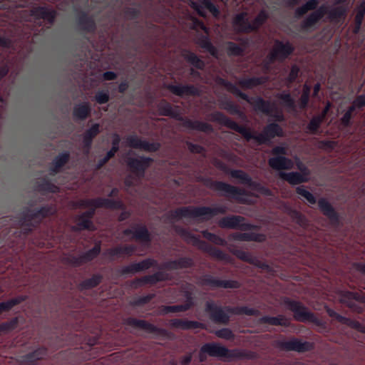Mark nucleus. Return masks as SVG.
Instances as JSON below:
<instances>
[{"label": "nucleus", "mask_w": 365, "mask_h": 365, "mask_svg": "<svg viewBox=\"0 0 365 365\" xmlns=\"http://www.w3.org/2000/svg\"><path fill=\"white\" fill-rule=\"evenodd\" d=\"M90 111L91 108L88 103H84L82 104L77 105L74 108L73 115L74 117L78 119H84L88 116Z\"/></svg>", "instance_id": "obj_29"}, {"label": "nucleus", "mask_w": 365, "mask_h": 365, "mask_svg": "<svg viewBox=\"0 0 365 365\" xmlns=\"http://www.w3.org/2000/svg\"><path fill=\"white\" fill-rule=\"evenodd\" d=\"M309 93H310V88L308 86L304 85V88H303V93L299 100L300 107L302 108H305L306 106L307 105L308 101H309Z\"/></svg>", "instance_id": "obj_55"}, {"label": "nucleus", "mask_w": 365, "mask_h": 365, "mask_svg": "<svg viewBox=\"0 0 365 365\" xmlns=\"http://www.w3.org/2000/svg\"><path fill=\"white\" fill-rule=\"evenodd\" d=\"M325 11L323 8H320L318 10L312 13L308 18L304 22V27H309L316 23L319 19H321L324 14Z\"/></svg>", "instance_id": "obj_33"}, {"label": "nucleus", "mask_w": 365, "mask_h": 365, "mask_svg": "<svg viewBox=\"0 0 365 365\" xmlns=\"http://www.w3.org/2000/svg\"><path fill=\"white\" fill-rule=\"evenodd\" d=\"M215 334L217 337L227 339V340L232 339L234 338V334H233L232 331L230 329H227V328H224V329L217 330L215 332Z\"/></svg>", "instance_id": "obj_54"}, {"label": "nucleus", "mask_w": 365, "mask_h": 365, "mask_svg": "<svg viewBox=\"0 0 365 365\" xmlns=\"http://www.w3.org/2000/svg\"><path fill=\"white\" fill-rule=\"evenodd\" d=\"M317 0H310L302 6L298 8L296 11V14L297 16H302L307 13L308 11L314 9L317 7Z\"/></svg>", "instance_id": "obj_43"}, {"label": "nucleus", "mask_w": 365, "mask_h": 365, "mask_svg": "<svg viewBox=\"0 0 365 365\" xmlns=\"http://www.w3.org/2000/svg\"><path fill=\"white\" fill-rule=\"evenodd\" d=\"M101 279V278L100 276H93L91 279L84 281L82 284V286L86 289L94 287L100 283Z\"/></svg>", "instance_id": "obj_56"}, {"label": "nucleus", "mask_w": 365, "mask_h": 365, "mask_svg": "<svg viewBox=\"0 0 365 365\" xmlns=\"http://www.w3.org/2000/svg\"><path fill=\"white\" fill-rule=\"evenodd\" d=\"M225 212V209H212L210 207H183L175 211L178 217H190L193 222L207 220L217 212Z\"/></svg>", "instance_id": "obj_4"}, {"label": "nucleus", "mask_w": 365, "mask_h": 365, "mask_svg": "<svg viewBox=\"0 0 365 365\" xmlns=\"http://www.w3.org/2000/svg\"><path fill=\"white\" fill-rule=\"evenodd\" d=\"M297 167L302 171V173H285L282 172L279 173L280 177L282 179L286 180L289 183L293 184V185L307 181L309 179V172L308 171V170L301 163H299L297 164Z\"/></svg>", "instance_id": "obj_10"}, {"label": "nucleus", "mask_w": 365, "mask_h": 365, "mask_svg": "<svg viewBox=\"0 0 365 365\" xmlns=\"http://www.w3.org/2000/svg\"><path fill=\"white\" fill-rule=\"evenodd\" d=\"M215 187L217 190L223 192L225 194L235 197L240 201L245 200V199L242 197V195H244V190L240 188L231 186L230 185L221 182H215Z\"/></svg>", "instance_id": "obj_14"}, {"label": "nucleus", "mask_w": 365, "mask_h": 365, "mask_svg": "<svg viewBox=\"0 0 365 365\" xmlns=\"http://www.w3.org/2000/svg\"><path fill=\"white\" fill-rule=\"evenodd\" d=\"M269 165L276 170L291 169L293 167V162L284 157L272 158L269 160Z\"/></svg>", "instance_id": "obj_18"}, {"label": "nucleus", "mask_w": 365, "mask_h": 365, "mask_svg": "<svg viewBox=\"0 0 365 365\" xmlns=\"http://www.w3.org/2000/svg\"><path fill=\"white\" fill-rule=\"evenodd\" d=\"M150 161L151 159L145 158H128L127 164L134 176H128L125 179V185L128 186L137 185L140 179L144 175V171L149 166Z\"/></svg>", "instance_id": "obj_5"}, {"label": "nucleus", "mask_w": 365, "mask_h": 365, "mask_svg": "<svg viewBox=\"0 0 365 365\" xmlns=\"http://www.w3.org/2000/svg\"><path fill=\"white\" fill-rule=\"evenodd\" d=\"M99 133V125L94 124L84 135L83 142L85 145L88 148L91 143L92 139Z\"/></svg>", "instance_id": "obj_36"}, {"label": "nucleus", "mask_w": 365, "mask_h": 365, "mask_svg": "<svg viewBox=\"0 0 365 365\" xmlns=\"http://www.w3.org/2000/svg\"><path fill=\"white\" fill-rule=\"evenodd\" d=\"M321 211L331 220L336 218V214L331 205L324 199H321L318 202Z\"/></svg>", "instance_id": "obj_30"}, {"label": "nucleus", "mask_w": 365, "mask_h": 365, "mask_svg": "<svg viewBox=\"0 0 365 365\" xmlns=\"http://www.w3.org/2000/svg\"><path fill=\"white\" fill-rule=\"evenodd\" d=\"M202 235L207 240H208L209 241H210L216 245H224L225 244V241L223 239H222L221 237H220L214 234L210 233L207 231H203Z\"/></svg>", "instance_id": "obj_51"}, {"label": "nucleus", "mask_w": 365, "mask_h": 365, "mask_svg": "<svg viewBox=\"0 0 365 365\" xmlns=\"http://www.w3.org/2000/svg\"><path fill=\"white\" fill-rule=\"evenodd\" d=\"M200 45L202 48L207 50L212 55H215V48L212 46V45L208 40H207V39L202 40L200 43Z\"/></svg>", "instance_id": "obj_64"}, {"label": "nucleus", "mask_w": 365, "mask_h": 365, "mask_svg": "<svg viewBox=\"0 0 365 365\" xmlns=\"http://www.w3.org/2000/svg\"><path fill=\"white\" fill-rule=\"evenodd\" d=\"M287 307L294 312V318L301 322L314 320L313 314L307 308L302 306L299 302L288 301Z\"/></svg>", "instance_id": "obj_11"}, {"label": "nucleus", "mask_w": 365, "mask_h": 365, "mask_svg": "<svg viewBox=\"0 0 365 365\" xmlns=\"http://www.w3.org/2000/svg\"><path fill=\"white\" fill-rule=\"evenodd\" d=\"M171 326L182 329H189L202 327V324L195 322L185 321L181 319H174L170 322Z\"/></svg>", "instance_id": "obj_25"}, {"label": "nucleus", "mask_w": 365, "mask_h": 365, "mask_svg": "<svg viewBox=\"0 0 365 365\" xmlns=\"http://www.w3.org/2000/svg\"><path fill=\"white\" fill-rule=\"evenodd\" d=\"M158 110L161 115L172 116L175 118H179L178 114L174 112L170 105L166 102H162L158 106Z\"/></svg>", "instance_id": "obj_41"}, {"label": "nucleus", "mask_w": 365, "mask_h": 365, "mask_svg": "<svg viewBox=\"0 0 365 365\" xmlns=\"http://www.w3.org/2000/svg\"><path fill=\"white\" fill-rule=\"evenodd\" d=\"M267 78L261 77V78H252L250 79H244L239 82V85L242 88L249 89L252 88L257 85L264 83L267 81Z\"/></svg>", "instance_id": "obj_28"}, {"label": "nucleus", "mask_w": 365, "mask_h": 365, "mask_svg": "<svg viewBox=\"0 0 365 365\" xmlns=\"http://www.w3.org/2000/svg\"><path fill=\"white\" fill-rule=\"evenodd\" d=\"M183 56L185 59H187L190 63L196 66L197 68H202L203 66V63L200 61L194 53L185 51L183 53Z\"/></svg>", "instance_id": "obj_47"}, {"label": "nucleus", "mask_w": 365, "mask_h": 365, "mask_svg": "<svg viewBox=\"0 0 365 365\" xmlns=\"http://www.w3.org/2000/svg\"><path fill=\"white\" fill-rule=\"evenodd\" d=\"M68 154L63 153L59 155L53 161V167L51 168L52 173H56L59 169L66 164L68 160Z\"/></svg>", "instance_id": "obj_35"}, {"label": "nucleus", "mask_w": 365, "mask_h": 365, "mask_svg": "<svg viewBox=\"0 0 365 365\" xmlns=\"http://www.w3.org/2000/svg\"><path fill=\"white\" fill-rule=\"evenodd\" d=\"M34 15L47 21L51 24L53 22L56 16V12L51 9L41 7L36 9L34 11Z\"/></svg>", "instance_id": "obj_24"}, {"label": "nucleus", "mask_w": 365, "mask_h": 365, "mask_svg": "<svg viewBox=\"0 0 365 365\" xmlns=\"http://www.w3.org/2000/svg\"><path fill=\"white\" fill-rule=\"evenodd\" d=\"M257 312V311H256L253 309H250L246 307L232 309V314H245L247 315H254Z\"/></svg>", "instance_id": "obj_59"}, {"label": "nucleus", "mask_w": 365, "mask_h": 365, "mask_svg": "<svg viewBox=\"0 0 365 365\" xmlns=\"http://www.w3.org/2000/svg\"><path fill=\"white\" fill-rule=\"evenodd\" d=\"M97 102L100 104L105 103L109 100V96L107 93L99 92L96 96Z\"/></svg>", "instance_id": "obj_63"}, {"label": "nucleus", "mask_w": 365, "mask_h": 365, "mask_svg": "<svg viewBox=\"0 0 365 365\" xmlns=\"http://www.w3.org/2000/svg\"><path fill=\"white\" fill-rule=\"evenodd\" d=\"M118 150V149H116L115 147H112L111 150L108 152L106 156L99 162L98 167L100 168L103 166L110 158L114 156Z\"/></svg>", "instance_id": "obj_62"}, {"label": "nucleus", "mask_w": 365, "mask_h": 365, "mask_svg": "<svg viewBox=\"0 0 365 365\" xmlns=\"http://www.w3.org/2000/svg\"><path fill=\"white\" fill-rule=\"evenodd\" d=\"M210 284L213 286L216 287H222L224 288H235L238 287V283L235 281H219V280H213L210 282Z\"/></svg>", "instance_id": "obj_50"}, {"label": "nucleus", "mask_w": 365, "mask_h": 365, "mask_svg": "<svg viewBox=\"0 0 365 365\" xmlns=\"http://www.w3.org/2000/svg\"><path fill=\"white\" fill-rule=\"evenodd\" d=\"M226 86L230 92L247 101L255 110H260L271 116H274L277 120H282L283 119L282 113H277L276 115L274 114L276 111V105L274 103L264 101L261 98H249L247 95L241 93L235 86L231 84H227Z\"/></svg>", "instance_id": "obj_3"}, {"label": "nucleus", "mask_w": 365, "mask_h": 365, "mask_svg": "<svg viewBox=\"0 0 365 365\" xmlns=\"http://www.w3.org/2000/svg\"><path fill=\"white\" fill-rule=\"evenodd\" d=\"M93 214V210L88 211L86 213V215H83L79 218L78 222V226L79 229H91L92 223L88 218H90Z\"/></svg>", "instance_id": "obj_42"}, {"label": "nucleus", "mask_w": 365, "mask_h": 365, "mask_svg": "<svg viewBox=\"0 0 365 365\" xmlns=\"http://www.w3.org/2000/svg\"><path fill=\"white\" fill-rule=\"evenodd\" d=\"M123 235L125 240L135 239L142 242H148L150 240L148 232L143 227H135L125 230Z\"/></svg>", "instance_id": "obj_13"}, {"label": "nucleus", "mask_w": 365, "mask_h": 365, "mask_svg": "<svg viewBox=\"0 0 365 365\" xmlns=\"http://www.w3.org/2000/svg\"><path fill=\"white\" fill-rule=\"evenodd\" d=\"M234 254L240 259L247 262L257 267H262L263 264L256 257L252 256L250 253L242 250H236Z\"/></svg>", "instance_id": "obj_23"}, {"label": "nucleus", "mask_w": 365, "mask_h": 365, "mask_svg": "<svg viewBox=\"0 0 365 365\" xmlns=\"http://www.w3.org/2000/svg\"><path fill=\"white\" fill-rule=\"evenodd\" d=\"M192 264V262L190 259L183 258L166 263L164 266V269L169 271L172 269L185 268L190 267Z\"/></svg>", "instance_id": "obj_21"}, {"label": "nucleus", "mask_w": 365, "mask_h": 365, "mask_svg": "<svg viewBox=\"0 0 365 365\" xmlns=\"http://www.w3.org/2000/svg\"><path fill=\"white\" fill-rule=\"evenodd\" d=\"M207 355L227 361L240 359L244 356V354L242 351L239 349H229L218 343H207L200 348L199 359L201 362L206 360Z\"/></svg>", "instance_id": "obj_2"}, {"label": "nucleus", "mask_w": 365, "mask_h": 365, "mask_svg": "<svg viewBox=\"0 0 365 365\" xmlns=\"http://www.w3.org/2000/svg\"><path fill=\"white\" fill-rule=\"evenodd\" d=\"M154 261L150 259L135 263L127 267V272H135L146 269L153 264Z\"/></svg>", "instance_id": "obj_31"}, {"label": "nucleus", "mask_w": 365, "mask_h": 365, "mask_svg": "<svg viewBox=\"0 0 365 365\" xmlns=\"http://www.w3.org/2000/svg\"><path fill=\"white\" fill-rule=\"evenodd\" d=\"M169 89L178 96L195 94L197 92V89L193 86H169Z\"/></svg>", "instance_id": "obj_26"}, {"label": "nucleus", "mask_w": 365, "mask_h": 365, "mask_svg": "<svg viewBox=\"0 0 365 365\" xmlns=\"http://www.w3.org/2000/svg\"><path fill=\"white\" fill-rule=\"evenodd\" d=\"M353 111H354L353 108L349 107V109L347 110V111L344 113L343 117L341 118V122L342 125H344V126H347L349 124Z\"/></svg>", "instance_id": "obj_61"}, {"label": "nucleus", "mask_w": 365, "mask_h": 365, "mask_svg": "<svg viewBox=\"0 0 365 365\" xmlns=\"http://www.w3.org/2000/svg\"><path fill=\"white\" fill-rule=\"evenodd\" d=\"M324 118L322 116L319 115L314 116L310 120L309 125H307L308 130L312 133H314L317 129L319 128L321 123L323 122Z\"/></svg>", "instance_id": "obj_45"}, {"label": "nucleus", "mask_w": 365, "mask_h": 365, "mask_svg": "<svg viewBox=\"0 0 365 365\" xmlns=\"http://www.w3.org/2000/svg\"><path fill=\"white\" fill-rule=\"evenodd\" d=\"M262 322L269 323L272 325H282L288 326L289 324V319L283 316H278L276 317H263Z\"/></svg>", "instance_id": "obj_37"}, {"label": "nucleus", "mask_w": 365, "mask_h": 365, "mask_svg": "<svg viewBox=\"0 0 365 365\" xmlns=\"http://www.w3.org/2000/svg\"><path fill=\"white\" fill-rule=\"evenodd\" d=\"M365 106V96H358L353 102V104L350 108H353V110L356 108H361Z\"/></svg>", "instance_id": "obj_60"}, {"label": "nucleus", "mask_w": 365, "mask_h": 365, "mask_svg": "<svg viewBox=\"0 0 365 365\" xmlns=\"http://www.w3.org/2000/svg\"><path fill=\"white\" fill-rule=\"evenodd\" d=\"M89 202L91 205L94 206V207H104L106 208L116 209L122 206V203L120 201L115 202L108 199L102 198L92 200Z\"/></svg>", "instance_id": "obj_20"}, {"label": "nucleus", "mask_w": 365, "mask_h": 365, "mask_svg": "<svg viewBox=\"0 0 365 365\" xmlns=\"http://www.w3.org/2000/svg\"><path fill=\"white\" fill-rule=\"evenodd\" d=\"M293 50V46L288 41H276L268 56L269 63L274 61H283L292 53Z\"/></svg>", "instance_id": "obj_8"}, {"label": "nucleus", "mask_w": 365, "mask_h": 365, "mask_svg": "<svg viewBox=\"0 0 365 365\" xmlns=\"http://www.w3.org/2000/svg\"><path fill=\"white\" fill-rule=\"evenodd\" d=\"M233 238L241 241H257L262 242L265 240L264 235H258L254 233H242L233 235Z\"/></svg>", "instance_id": "obj_27"}, {"label": "nucleus", "mask_w": 365, "mask_h": 365, "mask_svg": "<svg viewBox=\"0 0 365 365\" xmlns=\"http://www.w3.org/2000/svg\"><path fill=\"white\" fill-rule=\"evenodd\" d=\"M340 322L344 324H348L351 327L354 328L363 333L365 332V327L361 325L359 322L353 321L343 317H340Z\"/></svg>", "instance_id": "obj_48"}, {"label": "nucleus", "mask_w": 365, "mask_h": 365, "mask_svg": "<svg viewBox=\"0 0 365 365\" xmlns=\"http://www.w3.org/2000/svg\"><path fill=\"white\" fill-rule=\"evenodd\" d=\"M79 23L83 29L88 31H93L95 28L93 21L86 16H83L82 17H81Z\"/></svg>", "instance_id": "obj_52"}, {"label": "nucleus", "mask_w": 365, "mask_h": 365, "mask_svg": "<svg viewBox=\"0 0 365 365\" xmlns=\"http://www.w3.org/2000/svg\"><path fill=\"white\" fill-rule=\"evenodd\" d=\"M276 96L282 101V103L284 106L293 110L295 109L294 101L289 93H278Z\"/></svg>", "instance_id": "obj_44"}, {"label": "nucleus", "mask_w": 365, "mask_h": 365, "mask_svg": "<svg viewBox=\"0 0 365 365\" xmlns=\"http://www.w3.org/2000/svg\"><path fill=\"white\" fill-rule=\"evenodd\" d=\"M168 279V274L164 272H160L153 276L145 277L138 281V283H155L158 281L166 280Z\"/></svg>", "instance_id": "obj_34"}, {"label": "nucleus", "mask_w": 365, "mask_h": 365, "mask_svg": "<svg viewBox=\"0 0 365 365\" xmlns=\"http://www.w3.org/2000/svg\"><path fill=\"white\" fill-rule=\"evenodd\" d=\"M282 347L286 350L304 351L311 347V344L307 342L302 343L299 340L292 339L282 343Z\"/></svg>", "instance_id": "obj_19"}, {"label": "nucleus", "mask_w": 365, "mask_h": 365, "mask_svg": "<svg viewBox=\"0 0 365 365\" xmlns=\"http://www.w3.org/2000/svg\"><path fill=\"white\" fill-rule=\"evenodd\" d=\"M133 249L131 247H118L108 251V254L112 257H120L124 255H128L133 253Z\"/></svg>", "instance_id": "obj_38"}, {"label": "nucleus", "mask_w": 365, "mask_h": 365, "mask_svg": "<svg viewBox=\"0 0 365 365\" xmlns=\"http://www.w3.org/2000/svg\"><path fill=\"white\" fill-rule=\"evenodd\" d=\"M244 217L241 216H230L222 218L220 220L219 225L223 228L244 229L247 226L245 222Z\"/></svg>", "instance_id": "obj_15"}, {"label": "nucleus", "mask_w": 365, "mask_h": 365, "mask_svg": "<svg viewBox=\"0 0 365 365\" xmlns=\"http://www.w3.org/2000/svg\"><path fill=\"white\" fill-rule=\"evenodd\" d=\"M205 310L212 321L220 324H227L229 322V314H232V309H222L210 302H207Z\"/></svg>", "instance_id": "obj_9"}, {"label": "nucleus", "mask_w": 365, "mask_h": 365, "mask_svg": "<svg viewBox=\"0 0 365 365\" xmlns=\"http://www.w3.org/2000/svg\"><path fill=\"white\" fill-rule=\"evenodd\" d=\"M364 12H365V4H362L358 9L357 14L355 17V21H356V31L359 29V28L361 24L362 19L364 18Z\"/></svg>", "instance_id": "obj_58"}, {"label": "nucleus", "mask_w": 365, "mask_h": 365, "mask_svg": "<svg viewBox=\"0 0 365 365\" xmlns=\"http://www.w3.org/2000/svg\"><path fill=\"white\" fill-rule=\"evenodd\" d=\"M126 142L130 147L148 152L156 151L160 148V143H148L145 140H141L136 136L128 137Z\"/></svg>", "instance_id": "obj_12"}, {"label": "nucleus", "mask_w": 365, "mask_h": 365, "mask_svg": "<svg viewBox=\"0 0 365 365\" xmlns=\"http://www.w3.org/2000/svg\"><path fill=\"white\" fill-rule=\"evenodd\" d=\"M25 299V297L19 296L16 298L11 299L7 302L0 303V314L2 313L3 312L10 310L13 307H14L16 304H19Z\"/></svg>", "instance_id": "obj_32"}, {"label": "nucleus", "mask_w": 365, "mask_h": 365, "mask_svg": "<svg viewBox=\"0 0 365 365\" xmlns=\"http://www.w3.org/2000/svg\"><path fill=\"white\" fill-rule=\"evenodd\" d=\"M267 18V14L264 11H261L257 16V17L255 19V20L252 21V23H251L252 31L259 27L265 21Z\"/></svg>", "instance_id": "obj_49"}, {"label": "nucleus", "mask_w": 365, "mask_h": 365, "mask_svg": "<svg viewBox=\"0 0 365 365\" xmlns=\"http://www.w3.org/2000/svg\"><path fill=\"white\" fill-rule=\"evenodd\" d=\"M230 175L233 178L241 180L242 182L250 187L255 186V184L252 182L250 178L242 170H232L230 172Z\"/></svg>", "instance_id": "obj_39"}, {"label": "nucleus", "mask_w": 365, "mask_h": 365, "mask_svg": "<svg viewBox=\"0 0 365 365\" xmlns=\"http://www.w3.org/2000/svg\"><path fill=\"white\" fill-rule=\"evenodd\" d=\"M128 322L130 325L142 328L149 332L160 333V332L163 331V330L157 329L155 326L146 322L144 320H137V319H128Z\"/></svg>", "instance_id": "obj_22"}, {"label": "nucleus", "mask_w": 365, "mask_h": 365, "mask_svg": "<svg viewBox=\"0 0 365 365\" xmlns=\"http://www.w3.org/2000/svg\"><path fill=\"white\" fill-rule=\"evenodd\" d=\"M191 300L188 299V301L183 305L165 307L163 309V312L164 313L185 312L187 310L191 307Z\"/></svg>", "instance_id": "obj_40"}, {"label": "nucleus", "mask_w": 365, "mask_h": 365, "mask_svg": "<svg viewBox=\"0 0 365 365\" xmlns=\"http://www.w3.org/2000/svg\"><path fill=\"white\" fill-rule=\"evenodd\" d=\"M56 210V208L52 206L43 207L37 212L34 210H29L24 213L23 219L19 222V225H34V223H38L43 217L54 214Z\"/></svg>", "instance_id": "obj_7"}, {"label": "nucleus", "mask_w": 365, "mask_h": 365, "mask_svg": "<svg viewBox=\"0 0 365 365\" xmlns=\"http://www.w3.org/2000/svg\"><path fill=\"white\" fill-rule=\"evenodd\" d=\"M185 125L189 128H195L203 131H208L211 129L208 124L200 123L197 121L191 122L188 120L185 122Z\"/></svg>", "instance_id": "obj_53"}, {"label": "nucleus", "mask_w": 365, "mask_h": 365, "mask_svg": "<svg viewBox=\"0 0 365 365\" xmlns=\"http://www.w3.org/2000/svg\"><path fill=\"white\" fill-rule=\"evenodd\" d=\"M180 234L182 237L187 241L188 243L192 244L195 246H197L198 248L205 250L207 253L210 254L212 257L217 258L218 259L228 261L229 258L222 253L220 250L212 247L207 245L205 242H202L199 240L195 235H192L190 232L182 230L180 231Z\"/></svg>", "instance_id": "obj_6"}, {"label": "nucleus", "mask_w": 365, "mask_h": 365, "mask_svg": "<svg viewBox=\"0 0 365 365\" xmlns=\"http://www.w3.org/2000/svg\"><path fill=\"white\" fill-rule=\"evenodd\" d=\"M215 120L225 123L229 128L237 130L242 135H244L247 140H250L252 138L257 140L259 143H264L275 136H282L283 131L279 125L275 123H271L267 125L262 133L257 134L255 136H252L250 131L246 128L238 125L236 123L232 120L227 119L220 113H216L214 114Z\"/></svg>", "instance_id": "obj_1"}, {"label": "nucleus", "mask_w": 365, "mask_h": 365, "mask_svg": "<svg viewBox=\"0 0 365 365\" xmlns=\"http://www.w3.org/2000/svg\"><path fill=\"white\" fill-rule=\"evenodd\" d=\"M297 192L302 197H304L309 203L313 205L316 202L314 196L307 190L304 186H299L297 187Z\"/></svg>", "instance_id": "obj_46"}, {"label": "nucleus", "mask_w": 365, "mask_h": 365, "mask_svg": "<svg viewBox=\"0 0 365 365\" xmlns=\"http://www.w3.org/2000/svg\"><path fill=\"white\" fill-rule=\"evenodd\" d=\"M234 27L238 31L249 32L252 31L251 23L248 21L247 14H237L234 19Z\"/></svg>", "instance_id": "obj_16"}, {"label": "nucleus", "mask_w": 365, "mask_h": 365, "mask_svg": "<svg viewBox=\"0 0 365 365\" xmlns=\"http://www.w3.org/2000/svg\"><path fill=\"white\" fill-rule=\"evenodd\" d=\"M100 246L96 245H95V247L89 250L88 252H86L83 257V261H89V260H91L93 259L95 257H96L99 252H100Z\"/></svg>", "instance_id": "obj_57"}, {"label": "nucleus", "mask_w": 365, "mask_h": 365, "mask_svg": "<svg viewBox=\"0 0 365 365\" xmlns=\"http://www.w3.org/2000/svg\"><path fill=\"white\" fill-rule=\"evenodd\" d=\"M339 300L349 307H354V302H365V297L357 292H345L341 294Z\"/></svg>", "instance_id": "obj_17"}]
</instances>
